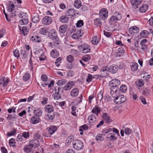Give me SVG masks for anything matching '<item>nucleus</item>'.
Listing matches in <instances>:
<instances>
[{"instance_id": "obj_1", "label": "nucleus", "mask_w": 153, "mask_h": 153, "mask_svg": "<svg viewBox=\"0 0 153 153\" xmlns=\"http://www.w3.org/2000/svg\"><path fill=\"white\" fill-rule=\"evenodd\" d=\"M50 33V38L51 39L53 42H51L49 43V46L53 48V46L59 45L60 43V40L58 36L56 30L54 29L51 30Z\"/></svg>"}, {"instance_id": "obj_2", "label": "nucleus", "mask_w": 153, "mask_h": 153, "mask_svg": "<svg viewBox=\"0 0 153 153\" xmlns=\"http://www.w3.org/2000/svg\"><path fill=\"white\" fill-rule=\"evenodd\" d=\"M111 96L114 99L113 100L114 102L116 104H120L124 102L126 100V97L123 95L118 96L119 94L118 92L117 93L116 92H114V94L110 93Z\"/></svg>"}, {"instance_id": "obj_3", "label": "nucleus", "mask_w": 153, "mask_h": 153, "mask_svg": "<svg viewBox=\"0 0 153 153\" xmlns=\"http://www.w3.org/2000/svg\"><path fill=\"white\" fill-rule=\"evenodd\" d=\"M120 84V82L118 79H113L109 83V85L111 87L110 88V93L114 94L115 92L118 93V91L117 90L118 89V86Z\"/></svg>"}, {"instance_id": "obj_4", "label": "nucleus", "mask_w": 153, "mask_h": 153, "mask_svg": "<svg viewBox=\"0 0 153 153\" xmlns=\"http://www.w3.org/2000/svg\"><path fill=\"white\" fill-rule=\"evenodd\" d=\"M63 88L60 86H56L54 88L55 93L52 95L53 98L55 100H58L61 97V94L63 91Z\"/></svg>"}, {"instance_id": "obj_5", "label": "nucleus", "mask_w": 153, "mask_h": 153, "mask_svg": "<svg viewBox=\"0 0 153 153\" xmlns=\"http://www.w3.org/2000/svg\"><path fill=\"white\" fill-rule=\"evenodd\" d=\"M27 14L23 12H22L18 14L19 18H21L19 21V23L21 25H27L29 22Z\"/></svg>"}, {"instance_id": "obj_6", "label": "nucleus", "mask_w": 153, "mask_h": 153, "mask_svg": "<svg viewBox=\"0 0 153 153\" xmlns=\"http://www.w3.org/2000/svg\"><path fill=\"white\" fill-rule=\"evenodd\" d=\"M73 148L77 151L82 149L84 147L83 143L80 140L74 139L72 142Z\"/></svg>"}, {"instance_id": "obj_7", "label": "nucleus", "mask_w": 153, "mask_h": 153, "mask_svg": "<svg viewBox=\"0 0 153 153\" xmlns=\"http://www.w3.org/2000/svg\"><path fill=\"white\" fill-rule=\"evenodd\" d=\"M78 48L80 51L84 53L89 52L91 50V47L89 45L86 44L79 45Z\"/></svg>"}, {"instance_id": "obj_8", "label": "nucleus", "mask_w": 153, "mask_h": 153, "mask_svg": "<svg viewBox=\"0 0 153 153\" xmlns=\"http://www.w3.org/2000/svg\"><path fill=\"white\" fill-rule=\"evenodd\" d=\"M108 11L107 9H101L99 11V16L100 18L102 20H105L108 16Z\"/></svg>"}, {"instance_id": "obj_9", "label": "nucleus", "mask_w": 153, "mask_h": 153, "mask_svg": "<svg viewBox=\"0 0 153 153\" xmlns=\"http://www.w3.org/2000/svg\"><path fill=\"white\" fill-rule=\"evenodd\" d=\"M30 40L32 42L36 43H40L41 39L38 34L35 32L32 33L30 34Z\"/></svg>"}, {"instance_id": "obj_10", "label": "nucleus", "mask_w": 153, "mask_h": 153, "mask_svg": "<svg viewBox=\"0 0 153 153\" xmlns=\"http://www.w3.org/2000/svg\"><path fill=\"white\" fill-rule=\"evenodd\" d=\"M143 0H130L131 9L135 12L138 10V5L141 3Z\"/></svg>"}, {"instance_id": "obj_11", "label": "nucleus", "mask_w": 153, "mask_h": 153, "mask_svg": "<svg viewBox=\"0 0 153 153\" xmlns=\"http://www.w3.org/2000/svg\"><path fill=\"white\" fill-rule=\"evenodd\" d=\"M42 23L45 25H49L51 24L52 22V19L51 17L48 16H45L42 19Z\"/></svg>"}, {"instance_id": "obj_12", "label": "nucleus", "mask_w": 153, "mask_h": 153, "mask_svg": "<svg viewBox=\"0 0 153 153\" xmlns=\"http://www.w3.org/2000/svg\"><path fill=\"white\" fill-rule=\"evenodd\" d=\"M83 31L82 29L77 30L76 33L73 34L72 35V37L74 39H77L80 37L82 36L83 35Z\"/></svg>"}, {"instance_id": "obj_13", "label": "nucleus", "mask_w": 153, "mask_h": 153, "mask_svg": "<svg viewBox=\"0 0 153 153\" xmlns=\"http://www.w3.org/2000/svg\"><path fill=\"white\" fill-rule=\"evenodd\" d=\"M108 71L112 74L116 73L118 70V68L117 65L113 64L108 68Z\"/></svg>"}, {"instance_id": "obj_14", "label": "nucleus", "mask_w": 153, "mask_h": 153, "mask_svg": "<svg viewBox=\"0 0 153 153\" xmlns=\"http://www.w3.org/2000/svg\"><path fill=\"white\" fill-rule=\"evenodd\" d=\"M125 53L124 48L120 47L116 50V57H121L123 56Z\"/></svg>"}, {"instance_id": "obj_15", "label": "nucleus", "mask_w": 153, "mask_h": 153, "mask_svg": "<svg viewBox=\"0 0 153 153\" xmlns=\"http://www.w3.org/2000/svg\"><path fill=\"white\" fill-rule=\"evenodd\" d=\"M30 145L33 148L38 147L39 146V142L38 140L34 139L31 140L30 142Z\"/></svg>"}, {"instance_id": "obj_16", "label": "nucleus", "mask_w": 153, "mask_h": 153, "mask_svg": "<svg viewBox=\"0 0 153 153\" xmlns=\"http://www.w3.org/2000/svg\"><path fill=\"white\" fill-rule=\"evenodd\" d=\"M18 27L21 33L24 36L27 34L29 32V30L26 26L21 27L18 25Z\"/></svg>"}, {"instance_id": "obj_17", "label": "nucleus", "mask_w": 153, "mask_h": 153, "mask_svg": "<svg viewBox=\"0 0 153 153\" xmlns=\"http://www.w3.org/2000/svg\"><path fill=\"white\" fill-rule=\"evenodd\" d=\"M15 6L12 1H9L7 4V10L10 12L13 11L14 9Z\"/></svg>"}, {"instance_id": "obj_18", "label": "nucleus", "mask_w": 153, "mask_h": 153, "mask_svg": "<svg viewBox=\"0 0 153 153\" xmlns=\"http://www.w3.org/2000/svg\"><path fill=\"white\" fill-rule=\"evenodd\" d=\"M65 14L68 17H73L75 15V11L74 9H69L66 11Z\"/></svg>"}, {"instance_id": "obj_19", "label": "nucleus", "mask_w": 153, "mask_h": 153, "mask_svg": "<svg viewBox=\"0 0 153 153\" xmlns=\"http://www.w3.org/2000/svg\"><path fill=\"white\" fill-rule=\"evenodd\" d=\"M40 120V118L39 117L33 115L31 117L30 121L31 123L34 124L39 123Z\"/></svg>"}, {"instance_id": "obj_20", "label": "nucleus", "mask_w": 153, "mask_h": 153, "mask_svg": "<svg viewBox=\"0 0 153 153\" xmlns=\"http://www.w3.org/2000/svg\"><path fill=\"white\" fill-rule=\"evenodd\" d=\"M34 115L39 117L41 116L42 114V109L40 108H36L33 110Z\"/></svg>"}, {"instance_id": "obj_21", "label": "nucleus", "mask_w": 153, "mask_h": 153, "mask_svg": "<svg viewBox=\"0 0 153 153\" xmlns=\"http://www.w3.org/2000/svg\"><path fill=\"white\" fill-rule=\"evenodd\" d=\"M148 7L149 6L147 4H143L139 8H138V10L140 13H144L148 10Z\"/></svg>"}, {"instance_id": "obj_22", "label": "nucleus", "mask_w": 153, "mask_h": 153, "mask_svg": "<svg viewBox=\"0 0 153 153\" xmlns=\"http://www.w3.org/2000/svg\"><path fill=\"white\" fill-rule=\"evenodd\" d=\"M57 128H58L56 126L51 125L48 127V133L51 135H52L56 131Z\"/></svg>"}, {"instance_id": "obj_23", "label": "nucleus", "mask_w": 153, "mask_h": 153, "mask_svg": "<svg viewBox=\"0 0 153 153\" xmlns=\"http://www.w3.org/2000/svg\"><path fill=\"white\" fill-rule=\"evenodd\" d=\"M32 53H31L30 57L29 60L28 66L30 69L31 70V71L32 72V73H33V62L34 59V58L33 57H32Z\"/></svg>"}, {"instance_id": "obj_24", "label": "nucleus", "mask_w": 153, "mask_h": 153, "mask_svg": "<svg viewBox=\"0 0 153 153\" xmlns=\"http://www.w3.org/2000/svg\"><path fill=\"white\" fill-rule=\"evenodd\" d=\"M74 84V82L73 81L68 82L66 85L64 87L63 89L67 91L71 89Z\"/></svg>"}, {"instance_id": "obj_25", "label": "nucleus", "mask_w": 153, "mask_h": 153, "mask_svg": "<svg viewBox=\"0 0 153 153\" xmlns=\"http://www.w3.org/2000/svg\"><path fill=\"white\" fill-rule=\"evenodd\" d=\"M107 67H105L101 69L100 71L101 76L102 77L107 76L108 75V71L107 70Z\"/></svg>"}, {"instance_id": "obj_26", "label": "nucleus", "mask_w": 153, "mask_h": 153, "mask_svg": "<svg viewBox=\"0 0 153 153\" xmlns=\"http://www.w3.org/2000/svg\"><path fill=\"white\" fill-rule=\"evenodd\" d=\"M144 84V82L142 79H139L135 82L136 85L138 89H140V88L142 87Z\"/></svg>"}, {"instance_id": "obj_27", "label": "nucleus", "mask_w": 153, "mask_h": 153, "mask_svg": "<svg viewBox=\"0 0 153 153\" xmlns=\"http://www.w3.org/2000/svg\"><path fill=\"white\" fill-rule=\"evenodd\" d=\"M47 116L48 118V120L50 122H53L55 117V113L53 111L48 113Z\"/></svg>"}, {"instance_id": "obj_28", "label": "nucleus", "mask_w": 153, "mask_h": 153, "mask_svg": "<svg viewBox=\"0 0 153 153\" xmlns=\"http://www.w3.org/2000/svg\"><path fill=\"white\" fill-rule=\"evenodd\" d=\"M45 111L48 113L54 111V108L53 106L50 105H46L44 108Z\"/></svg>"}, {"instance_id": "obj_29", "label": "nucleus", "mask_w": 153, "mask_h": 153, "mask_svg": "<svg viewBox=\"0 0 153 153\" xmlns=\"http://www.w3.org/2000/svg\"><path fill=\"white\" fill-rule=\"evenodd\" d=\"M130 66L131 70L133 71H135L138 69V65L137 63L132 62L131 63Z\"/></svg>"}, {"instance_id": "obj_30", "label": "nucleus", "mask_w": 153, "mask_h": 153, "mask_svg": "<svg viewBox=\"0 0 153 153\" xmlns=\"http://www.w3.org/2000/svg\"><path fill=\"white\" fill-rule=\"evenodd\" d=\"M79 90L77 88L73 89L70 92V95L73 97H76L78 94Z\"/></svg>"}, {"instance_id": "obj_31", "label": "nucleus", "mask_w": 153, "mask_h": 153, "mask_svg": "<svg viewBox=\"0 0 153 153\" xmlns=\"http://www.w3.org/2000/svg\"><path fill=\"white\" fill-rule=\"evenodd\" d=\"M139 28L136 26H134L130 27L129 30V32L131 33H137L139 31Z\"/></svg>"}, {"instance_id": "obj_32", "label": "nucleus", "mask_w": 153, "mask_h": 153, "mask_svg": "<svg viewBox=\"0 0 153 153\" xmlns=\"http://www.w3.org/2000/svg\"><path fill=\"white\" fill-rule=\"evenodd\" d=\"M117 90L119 91V94L120 92L123 93H125L126 92L127 90V88L126 86L122 84L120 87V88L117 89Z\"/></svg>"}, {"instance_id": "obj_33", "label": "nucleus", "mask_w": 153, "mask_h": 153, "mask_svg": "<svg viewBox=\"0 0 153 153\" xmlns=\"http://www.w3.org/2000/svg\"><path fill=\"white\" fill-rule=\"evenodd\" d=\"M68 28V26L66 25H62L59 27V31L61 33H65L67 30Z\"/></svg>"}, {"instance_id": "obj_34", "label": "nucleus", "mask_w": 153, "mask_h": 153, "mask_svg": "<svg viewBox=\"0 0 153 153\" xmlns=\"http://www.w3.org/2000/svg\"><path fill=\"white\" fill-rule=\"evenodd\" d=\"M1 81L2 82L0 83V85H1L2 84L3 87H6L9 82L8 79L5 77H3L1 79Z\"/></svg>"}, {"instance_id": "obj_35", "label": "nucleus", "mask_w": 153, "mask_h": 153, "mask_svg": "<svg viewBox=\"0 0 153 153\" xmlns=\"http://www.w3.org/2000/svg\"><path fill=\"white\" fill-rule=\"evenodd\" d=\"M48 32V28L46 27L41 28L39 30V33L42 35H46Z\"/></svg>"}, {"instance_id": "obj_36", "label": "nucleus", "mask_w": 153, "mask_h": 153, "mask_svg": "<svg viewBox=\"0 0 153 153\" xmlns=\"http://www.w3.org/2000/svg\"><path fill=\"white\" fill-rule=\"evenodd\" d=\"M50 54L52 58H54L58 57L59 55V52L56 49L52 50Z\"/></svg>"}, {"instance_id": "obj_37", "label": "nucleus", "mask_w": 153, "mask_h": 153, "mask_svg": "<svg viewBox=\"0 0 153 153\" xmlns=\"http://www.w3.org/2000/svg\"><path fill=\"white\" fill-rule=\"evenodd\" d=\"M108 21L109 24L112 25L116 23L117 20L115 17V16L114 15H112L110 17Z\"/></svg>"}, {"instance_id": "obj_38", "label": "nucleus", "mask_w": 153, "mask_h": 153, "mask_svg": "<svg viewBox=\"0 0 153 153\" xmlns=\"http://www.w3.org/2000/svg\"><path fill=\"white\" fill-rule=\"evenodd\" d=\"M32 146L29 143L28 145L25 146L24 147V151L27 153H30L32 151Z\"/></svg>"}, {"instance_id": "obj_39", "label": "nucleus", "mask_w": 153, "mask_h": 153, "mask_svg": "<svg viewBox=\"0 0 153 153\" xmlns=\"http://www.w3.org/2000/svg\"><path fill=\"white\" fill-rule=\"evenodd\" d=\"M60 21L63 23H65L68 22L69 21L68 16H62L60 18Z\"/></svg>"}, {"instance_id": "obj_40", "label": "nucleus", "mask_w": 153, "mask_h": 153, "mask_svg": "<svg viewBox=\"0 0 153 153\" xmlns=\"http://www.w3.org/2000/svg\"><path fill=\"white\" fill-rule=\"evenodd\" d=\"M102 117L106 121V123H109L112 122L110 117L106 113H104L102 114Z\"/></svg>"}, {"instance_id": "obj_41", "label": "nucleus", "mask_w": 153, "mask_h": 153, "mask_svg": "<svg viewBox=\"0 0 153 153\" xmlns=\"http://www.w3.org/2000/svg\"><path fill=\"white\" fill-rule=\"evenodd\" d=\"M149 34V33L146 30H143L140 34V36L141 37L147 38Z\"/></svg>"}, {"instance_id": "obj_42", "label": "nucleus", "mask_w": 153, "mask_h": 153, "mask_svg": "<svg viewBox=\"0 0 153 153\" xmlns=\"http://www.w3.org/2000/svg\"><path fill=\"white\" fill-rule=\"evenodd\" d=\"M100 112V110L99 109V107L97 105L94 107L91 111V112L95 114L96 116H97Z\"/></svg>"}, {"instance_id": "obj_43", "label": "nucleus", "mask_w": 153, "mask_h": 153, "mask_svg": "<svg viewBox=\"0 0 153 153\" xmlns=\"http://www.w3.org/2000/svg\"><path fill=\"white\" fill-rule=\"evenodd\" d=\"M107 138H108L109 140L111 141H114L117 139V137H115L114 134L111 133L108 134Z\"/></svg>"}, {"instance_id": "obj_44", "label": "nucleus", "mask_w": 153, "mask_h": 153, "mask_svg": "<svg viewBox=\"0 0 153 153\" xmlns=\"http://www.w3.org/2000/svg\"><path fill=\"white\" fill-rule=\"evenodd\" d=\"M113 15L117 21L120 20L122 19V14L119 12H115L114 13Z\"/></svg>"}, {"instance_id": "obj_45", "label": "nucleus", "mask_w": 153, "mask_h": 153, "mask_svg": "<svg viewBox=\"0 0 153 153\" xmlns=\"http://www.w3.org/2000/svg\"><path fill=\"white\" fill-rule=\"evenodd\" d=\"M88 120L89 121V123H91L97 120V118L94 115L91 114L88 117Z\"/></svg>"}, {"instance_id": "obj_46", "label": "nucleus", "mask_w": 153, "mask_h": 153, "mask_svg": "<svg viewBox=\"0 0 153 153\" xmlns=\"http://www.w3.org/2000/svg\"><path fill=\"white\" fill-rule=\"evenodd\" d=\"M74 6L76 8H79L82 6L81 2L80 0H75L74 3Z\"/></svg>"}, {"instance_id": "obj_47", "label": "nucleus", "mask_w": 153, "mask_h": 153, "mask_svg": "<svg viewBox=\"0 0 153 153\" xmlns=\"http://www.w3.org/2000/svg\"><path fill=\"white\" fill-rule=\"evenodd\" d=\"M92 43L94 45H96L99 42V39L96 36H94L92 38Z\"/></svg>"}, {"instance_id": "obj_48", "label": "nucleus", "mask_w": 153, "mask_h": 153, "mask_svg": "<svg viewBox=\"0 0 153 153\" xmlns=\"http://www.w3.org/2000/svg\"><path fill=\"white\" fill-rule=\"evenodd\" d=\"M30 77V75L28 73H25L22 77L23 80L25 82L28 81Z\"/></svg>"}, {"instance_id": "obj_49", "label": "nucleus", "mask_w": 153, "mask_h": 153, "mask_svg": "<svg viewBox=\"0 0 153 153\" xmlns=\"http://www.w3.org/2000/svg\"><path fill=\"white\" fill-rule=\"evenodd\" d=\"M100 18H97L94 20V25L97 26H100L102 24V22Z\"/></svg>"}, {"instance_id": "obj_50", "label": "nucleus", "mask_w": 153, "mask_h": 153, "mask_svg": "<svg viewBox=\"0 0 153 153\" xmlns=\"http://www.w3.org/2000/svg\"><path fill=\"white\" fill-rule=\"evenodd\" d=\"M39 18L38 15L36 14L35 16L32 19V22L35 23H38L39 21Z\"/></svg>"}, {"instance_id": "obj_51", "label": "nucleus", "mask_w": 153, "mask_h": 153, "mask_svg": "<svg viewBox=\"0 0 153 153\" xmlns=\"http://www.w3.org/2000/svg\"><path fill=\"white\" fill-rule=\"evenodd\" d=\"M91 57L90 55L86 54L82 57V60L84 62H88L90 59Z\"/></svg>"}, {"instance_id": "obj_52", "label": "nucleus", "mask_w": 153, "mask_h": 153, "mask_svg": "<svg viewBox=\"0 0 153 153\" xmlns=\"http://www.w3.org/2000/svg\"><path fill=\"white\" fill-rule=\"evenodd\" d=\"M20 52L21 54L22 55L23 59H26L27 58L28 53L26 51L21 50H20Z\"/></svg>"}, {"instance_id": "obj_53", "label": "nucleus", "mask_w": 153, "mask_h": 153, "mask_svg": "<svg viewBox=\"0 0 153 153\" xmlns=\"http://www.w3.org/2000/svg\"><path fill=\"white\" fill-rule=\"evenodd\" d=\"M150 91L148 88H145L144 89L142 92L143 94L145 96H147L149 95L150 94Z\"/></svg>"}, {"instance_id": "obj_54", "label": "nucleus", "mask_w": 153, "mask_h": 153, "mask_svg": "<svg viewBox=\"0 0 153 153\" xmlns=\"http://www.w3.org/2000/svg\"><path fill=\"white\" fill-rule=\"evenodd\" d=\"M67 82V80L66 79H61L57 82V86L63 85H65Z\"/></svg>"}, {"instance_id": "obj_55", "label": "nucleus", "mask_w": 153, "mask_h": 153, "mask_svg": "<svg viewBox=\"0 0 153 153\" xmlns=\"http://www.w3.org/2000/svg\"><path fill=\"white\" fill-rule=\"evenodd\" d=\"M93 78H94V76L90 74H88V76L86 79V81L87 82L89 83L92 81Z\"/></svg>"}, {"instance_id": "obj_56", "label": "nucleus", "mask_w": 153, "mask_h": 153, "mask_svg": "<svg viewBox=\"0 0 153 153\" xmlns=\"http://www.w3.org/2000/svg\"><path fill=\"white\" fill-rule=\"evenodd\" d=\"M16 142L14 139L11 138L9 140V144L11 147H14L16 146Z\"/></svg>"}, {"instance_id": "obj_57", "label": "nucleus", "mask_w": 153, "mask_h": 153, "mask_svg": "<svg viewBox=\"0 0 153 153\" xmlns=\"http://www.w3.org/2000/svg\"><path fill=\"white\" fill-rule=\"evenodd\" d=\"M66 59L68 62L71 63L73 61L74 57L72 55H70L67 57Z\"/></svg>"}, {"instance_id": "obj_58", "label": "nucleus", "mask_w": 153, "mask_h": 153, "mask_svg": "<svg viewBox=\"0 0 153 153\" xmlns=\"http://www.w3.org/2000/svg\"><path fill=\"white\" fill-rule=\"evenodd\" d=\"M76 26L77 27H80L81 26L83 25L84 23L83 21L82 20H78L76 24Z\"/></svg>"}, {"instance_id": "obj_59", "label": "nucleus", "mask_w": 153, "mask_h": 153, "mask_svg": "<svg viewBox=\"0 0 153 153\" xmlns=\"http://www.w3.org/2000/svg\"><path fill=\"white\" fill-rule=\"evenodd\" d=\"M22 136L25 139H28L30 136L29 133L28 132H24L22 134Z\"/></svg>"}, {"instance_id": "obj_60", "label": "nucleus", "mask_w": 153, "mask_h": 153, "mask_svg": "<svg viewBox=\"0 0 153 153\" xmlns=\"http://www.w3.org/2000/svg\"><path fill=\"white\" fill-rule=\"evenodd\" d=\"M102 134H98L96 136V140H100V141H102L104 140V138L102 137Z\"/></svg>"}, {"instance_id": "obj_61", "label": "nucleus", "mask_w": 153, "mask_h": 153, "mask_svg": "<svg viewBox=\"0 0 153 153\" xmlns=\"http://www.w3.org/2000/svg\"><path fill=\"white\" fill-rule=\"evenodd\" d=\"M88 128V126L86 124H85L83 126H81L80 128L79 129V130L80 131H82L83 130H86Z\"/></svg>"}, {"instance_id": "obj_62", "label": "nucleus", "mask_w": 153, "mask_h": 153, "mask_svg": "<svg viewBox=\"0 0 153 153\" xmlns=\"http://www.w3.org/2000/svg\"><path fill=\"white\" fill-rule=\"evenodd\" d=\"M111 129L110 128H106L105 129H104L102 131V134L104 135H105V134L108 133L110 131H111Z\"/></svg>"}, {"instance_id": "obj_63", "label": "nucleus", "mask_w": 153, "mask_h": 153, "mask_svg": "<svg viewBox=\"0 0 153 153\" xmlns=\"http://www.w3.org/2000/svg\"><path fill=\"white\" fill-rule=\"evenodd\" d=\"M13 55L14 56L17 58H18L19 57V50L17 49H16L13 52Z\"/></svg>"}, {"instance_id": "obj_64", "label": "nucleus", "mask_w": 153, "mask_h": 153, "mask_svg": "<svg viewBox=\"0 0 153 153\" xmlns=\"http://www.w3.org/2000/svg\"><path fill=\"white\" fill-rule=\"evenodd\" d=\"M103 97V93L101 92H100L97 95V99L98 100L101 101Z\"/></svg>"}]
</instances>
